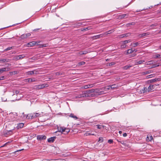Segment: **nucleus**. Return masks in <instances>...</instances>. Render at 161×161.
Returning a JSON list of instances; mask_svg holds the SVG:
<instances>
[{
	"label": "nucleus",
	"mask_w": 161,
	"mask_h": 161,
	"mask_svg": "<svg viewBox=\"0 0 161 161\" xmlns=\"http://www.w3.org/2000/svg\"><path fill=\"white\" fill-rule=\"evenodd\" d=\"M40 114L38 113H31L27 114L26 118L28 119H33L39 117Z\"/></svg>",
	"instance_id": "obj_1"
},
{
	"label": "nucleus",
	"mask_w": 161,
	"mask_h": 161,
	"mask_svg": "<svg viewBox=\"0 0 161 161\" xmlns=\"http://www.w3.org/2000/svg\"><path fill=\"white\" fill-rule=\"evenodd\" d=\"M25 57V56L24 54H22L20 55H16L14 57V59L15 60H17L21 59Z\"/></svg>",
	"instance_id": "obj_2"
},
{
	"label": "nucleus",
	"mask_w": 161,
	"mask_h": 161,
	"mask_svg": "<svg viewBox=\"0 0 161 161\" xmlns=\"http://www.w3.org/2000/svg\"><path fill=\"white\" fill-rule=\"evenodd\" d=\"M88 95H87V92H82L81 94H78L76 97L77 98H80L81 97H88Z\"/></svg>",
	"instance_id": "obj_3"
},
{
	"label": "nucleus",
	"mask_w": 161,
	"mask_h": 161,
	"mask_svg": "<svg viewBox=\"0 0 161 161\" xmlns=\"http://www.w3.org/2000/svg\"><path fill=\"white\" fill-rule=\"evenodd\" d=\"M31 35L30 33H28L26 34H24L21 36L20 37L21 39H25L27 37L30 36Z\"/></svg>",
	"instance_id": "obj_4"
},
{
	"label": "nucleus",
	"mask_w": 161,
	"mask_h": 161,
	"mask_svg": "<svg viewBox=\"0 0 161 161\" xmlns=\"http://www.w3.org/2000/svg\"><path fill=\"white\" fill-rule=\"evenodd\" d=\"M58 131L61 132L62 133H65V127H58L57 128Z\"/></svg>",
	"instance_id": "obj_5"
},
{
	"label": "nucleus",
	"mask_w": 161,
	"mask_h": 161,
	"mask_svg": "<svg viewBox=\"0 0 161 161\" xmlns=\"http://www.w3.org/2000/svg\"><path fill=\"white\" fill-rule=\"evenodd\" d=\"M128 16L129 14H123L119 15L118 18L120 19H123L128 18Z\"/></svg>",
	"instance_id": "obj_6"
},
{
	"label": "nucleus",
	"mask_w": 161,
	"mask_h": 161,
	"mask_svg": "<svg viewBox=\"0 0 161 161\" xmlns=\"http://www.w3.org/2000/svg\"><path fill=\"white\" fill-rule=\"evenodd\" d=\"M13 130H10L4 132L3 135L5 136H7L9 135H11L13 133Z\"/></svg>",
	"instance_id": "obj_7"
},
{
	"label": "nucleus",
	"mask_w": 161,
	"mask_h": 161,
	"mask_svg": "<svg viewBox=\"0 0 161 161\" xmlns=\"http://www.w3.org/2000/svg\"><path fill=\"white\" fill-rule=\"evenodd\" d=\"M37 138L38 140L41 141L46 139V136L45 135H38L37 136Z\"/></svg>",
	"instance_id": "obj_8"
},
{
	"label": "nucleus",
	"mask_w": 161,
	"mask_h": 161,
	"mask_svg": "<svg viewBox=\"0 0 161 161\" xmlns=\"http://www.w3.org/2000/svg\"><path fill=\"white\" fill-rule=\"evenodd\" d=\"M48 86V85L47 84H43L38 85L37 86V88L38 89H42L45 87H47Z\"/></svg>",
	"instance_id": "obj_9"
},
{
	"label": "nucleus",
	"mask_w": 161,
	"mask_h": 161,
	"mask_svg": "<svg viewBox=\"0 0 161 161\" xmlns=\"http://www.w3.org/2000/svg\"><path fill=\"white\" fill-rule=\"evenodd\" d=\"M103 36H104V34H102L94 36L92 37V38L93 39H97L103 37Z\"/></svg>",
	"instance_id": "obj_10"
},
{
	"label": "nucleus",
	"mask_w": 161,
	"mask_h": 161,
	"mask_svg": "<svg viewBox=\"0 0 161 161\" xmlns=\"http://www.w3.org/2000/svg\"><path fill=\"white\" fill-rule=\"evenodd\" d=\"M153 140V137L152 136L150 135H147L146 141L147 142H151Z\"/></svg>",
	"instance_id": "obj_11"
},
{
	"label": "nucleus",
	"mask_w": 161,
	"mask_h": 161,
	"mask_svg": "<svg viewBox=\"0 0 161 161\" xmlns=\"http://www.w3.org/2000/svg\"><path fill=\"white\" fill-rule=\"evenodd\" d=\"M126 44V43L125 41L122 42L121 43V45H120V48L121 49H124L127 46Z\"/></svg>",
	"instance_id": "obj_12"
},
{
	"label": "nucleus",
	"mask_w": 161,
	"mask_h": 161,
	"mask_svg": "<svg viewBox=\"0 0 161 161\" xmlns=\"http://www.w3.org/2000/svg\"><path fill=\"white\" fill-rule=\"evenodd\" d=\"M56 138V137L55 136L51 137L47 139V141L49 143L53 142Z\"/></svg>",
	"instance_id": "obj_13"
},
{
	"label": "nucleus",
	"mask_w": 161,
	"mask_h": 161,
	"mask_svg": "<svg viewBox=\"0 0 161 161\" xmlns=\"http://www.w3.org/2000/svg\"><path fill=\"white\" fill-rule=\"evenodd\" d=\"M130 33H128L126 34H121L119 35V37L120 38H122L124 37H127L130 36Z\"/></svg>",
	"instance_id": "obj_14"
},
{
	"label": "nucleus",
	"mask_w": 161,
	"mask_h": 161,
	"mask_svg": "<svg viewBox=\"0 0 161 161\" xmlns=\"http://www.w3.org/2000/svg\"><path fill=\"white\" fill-rule=\"evenodd\" d=\"M25 80L26 81H28V82H35L36 81V80L35 78H28L26 79Z\"/></svg>",
	"instance_id": "obj_15"
},
{
	"label": "nucleus",
	"mask_w": 161,
	"mask_h": 161,
	"mask_svg": "<svg viewBox=\"0 0 161 161\" xmlns=\"http://www.w3.org/2000/svg\"><path fill=\"white\" fill-rule=\"evenodd\" d=\"M36 42L35 41L30 42L27 44V46L28 47H31L36 44Z\"/></svg>",
	"instance_id": "obj_16"
},
{
	"label": "nucleus",
	"mask_w": 161,
	"mask_h": 161,
	"mask_svg": "<svg viewBox=\"0 0 161 161\" xmlns=\"http://www.w3.org/2000/svg\"><path fill=\"white\" fill-rule=\"evenodd\" d=\"M9 68L8 67L2 68L0 69V73H2L3 72L9 70Z\"/></svg>",
	"instance_id": "obj_17"
},
{
	"label": "nucleus",
	"mask_w": 161,
	"mask_h": 161,
	"mask_svg": "<svg viewBox=\"0 0 161 161\" xmlns=\"http://www.w3.org/2000/svg\"><path fill=\"white\" fill-rule=\"evenodd\" d=\"M24 125V124L22 123H19L17 124V126L16 127V128L19 129L23 127Z\"/></svg>",
	"instance_id": "obj_18"
},
{
	"label": "nucleus",
	"mask_w": 161,
	"mask_h": 161,
	"mask_svg": "<svg viewBox=\"0 0 161 161\" xmlns=\"http://www.w3.org/2000/svg\"><path fill=\"white\" fill-rule=\"evenodd\" d=\"M9 62V59L4 58V59H0V63H7Z\"/></svg>",
	"instance_id": "obj_19"
},
{
	"label": "nucleus",
	"mask_w": 161,
	"mask_h": 161,
	"mask_svg": "<svg viewBox=\"0 0 161 161\" xmlns=\"http://www.w3.org/2000/svg\"><path fill=\"white\" fill-rule=\"evenodd\" d=\"M114 31L113 30H110L108 31L105 32L103 34H104V36L107 35L108 34H111L114 32Z\"/></svg>",
	"instance_id": "obj_20"
},
{
	"label": "nucleus",
	"mask_w": 161,
	"mask_h": 161,
	"mask_svg": "<svg viewBox=\"0 0 161 161\" xmlns=\"http://www.w3.org/2000/svg\"><path fill=\"white\" fill-rule=\"evenodd\" d=\"M94 85V84H91L88 85H85L84 86V89H86L90 88H91L93 87Z\"/></svg>",
	"instance_id": "obj_21"
},
{
	"label": "nucleus",
	"mask_w": 161,
	"mask_h": 161,
	"mask_svg": "<svg viewBox=\"0 0 161 161\" xmlns=\"http://www.w3.org/2000/svg\"><path fill=\"white\" fill-rule=\"evenodd\" d=\"M160 80V78H156L154 79L151 80H149L150 83L154 82L156 81H159Z\"/></svg>",
	"instance_id": "obj_22"
},
{
	"label": "nucleus",
	"mask_w": 161,
	"mask_h": 161,
	"mask_svg": "<svg viewBox=\"0 0 161 161\" xmlns=\"http://www.w3.org/2000/svg\"><path fill=\"white\" fill-rule=\"evenodd\" d=\"M153 86L154 85H150L148 87L147 91L148 92L151 91L152 90H153L154 89Z\"/></svg>",
	"instance_id": "obj_23"
},
{
	"label": "nucleus",
	"mask_w": 161,
	"mask_h": 161,
	"mask_svg": "<svg viewBox=\"0 0 161 161\" xmlns=\"http://www.w3.org/2000/svg\"><path fill=\"white\" fill-rule=\"evenodd\" d=\"M135 50H133L132 48L127 50L126 53L128 55L129 54L132 53L134 52Z\"/></svg>",
	"instance_id": "obj_24"
},
{
	"label": "nucleus",
	"mask_w": 161,
	"mask_h": 161,
	"mask_svg": "<svg viewBox=\"0 0 161 161\" xmlns=\"http://www.w3.org/2000/svg\"><path fill=\"white\" fill-rule=\"evenodd\" d=\"M37 71H36L35 70H34V71H30L28 72V74L30 75H32L34 74H36L37 73Z\"/></svg>",
	"instance_id": "obj_25"
},
{
	"label": "nucleus",
	"mask_w": 161,
	"mask_h": 161,
	"mask_svg": "<svg viewBox=\"0 0 161 161\" xmlns=\"http://www.w3.org/2000/svg\"><path fill=\"white\" fill-rule=\"evenodd\" d=\"M140 43L139 42H136V43H131V45L133 47H135L139 44Z\"/></svg>",
	"instance_id": "obj_26"
},
{
	"label": "nucleus",
	"mask_w": 161,
	"mask_h": 161,
	"mask_svg": "<svg viewBox=\"0 0 161 161\" xmlns=\"http://www.w3.org/2000/svg\"><path fill=\"white\" fill-rule=\"evenodd\" d=\"M94 89H91L90 90L88 91H86L85 92H87V95H88L89 94L91 93L92 92H94Z\"/></svg>",
	"instance_id": "obj_27"
},
{
	"label": "nucleus",
	"mask_w": 161,
	"mask_h": 161,
	"mask_svg": "<svg viewBox=\"0 0 161 161\" xmlns=\"http://www.w3.org/2000/svg\"><path fill=\"white\" fill-rule=\"evenodd\" d=\"M152 72H153L152 71V70H148V71H145V72H143L142 73V74L143 75H147L148 74H150Z\"/></svg>",
	"instance_id": "obj_28"
},
{
	"label": "nucleus",
	"mask_w": 161,
	"mask_h": 161,
	"mask_svg": "<svg viewBox=\"0 0 161 161\" xmlns=\"http://www.w3.org/2000/svg\"><path fill=\"white\" fill-rule=\"evenodd\" d=\"M69 117L75 119H78L77 117L75 115L73 114H71L69 115Z\"/></svg>",
	"instance_id": "obj_29"
},
{
	"label": "nucleus",
	"mask_w": 161,
	"mask_h": 161,
	"mask_svg": "<svg viewBox=\"0 0 161 161\" xmlns=\"http://www.w3.org/2000/svg\"><path fill=\"white\" fill-rule=\"evenodd\" d=\"M159 66V64H153L151 66V68H155L157 67H158Z\"/></svg>",
	"instance_id": "obj_30"
},
{
	"label": "nucleus",
	"mask_w": 161,
	"mask_h": 161,
	"mask_svg": "<svg viewBox=\"0 0 161 161\" xmlns=\"http://www.w3.org/2000/svg\"><path fill=\"white\" fill-rule=\"evenodd\" d=\"M150 34V33L148 32H146L145 33H143L141 34V36L142 37L144 36H147L148 35Z\"/></svg>",
	"instance_id": "obj_31"
},
{
	"label": "nucleus",
	"mask_w": 161,
	"mask_h": 161,
	"mask_svg": "<svg viewBox=\"0 0 161 161\" xmlns=\"http://www.w3.org/2000/svg\"><path fill=\"white\" fill-rule=\"evenodd\" d=\"M91 29L90 27L88 26L86 28H83V29H81V31H86Z\"/></svg>",
	"instance_id": "obj_32"
},
{
	"label": "nucleus",
	"mask_w": 161,
	"mask_h": 161,
	"mask_svg": "<svg viewBox=\"0 0 161 161\" xmlns=\"http://www.w3.org/2000/svg\"><path fill=\"white\" fill-rule=\"evenodd\" d=\"M96 126H97V128L98 129H101L102 128H104L105 127V126L104 125H97Z\"/></svg>",
	"instance_id": "obj_33"
},
{
	"label": "nucleus",
	"mask_w": 161,
	"mask_h": 161,
	"mask_svg": "<svg viewBox=\"0 0 161 161\" xmlns=\"http://www.w3.org/2000/svg\"><path fill=\"white\" fill-rule=\"evenodd\" d=\"M70 130L68 128H65V133H64L65 134H67L70 131Z\"/></svg>",
	"instance_id": "obj_34"
},
{
	"label": "nucleus",
	"mask_w": 161,
	"mask_h": 161,
	"mask_svg": "<svg viewBox=\"0 0 161 161\" xmlns=\"http://www.w3.org/2000/svg\"><path fill=\"white\" fill-rule=\"evenodd\" d=\"M85 64V62H79L78 64L79 66H81L84 65Z\"/></svg>",
	"instance_id": "obj_35"
},
{
	"label": "nucleus",
	"mask_w": 161,
	"mask_h": 161,
	"mask_svg": "<svg viewBox=\"0 0 161 161\" xmlns=\"http://www.w3.org/2000/svg\"><path fill=\"white\" fill-rule=\"evenodd\" d=\"M135 24V22L130 23L127 24H126V26H127V27H128L129 26L131 25H134Z\"/></svg>",
	"instance_id": "obj_36"
},
{
	"label": "nucleus",
	"mask_w": 161,
	"mask_h": 161,
	"mask_svg": "<svg viewBox=\"0 0 161 161\" xmlns=\"http://www.w3.org/2000/svg\"><path fill=\"white\" fill-rule=\"evenodd\" d=\"M142 91H143V93H144L146 92L147 91V89L146 87H144L143 89H142Z\"/></svg>",
	"instance_id": "obj_37"
},
{
	"label": "nucleus",
	"mask_w": 161,
	"mask_h": 161,
	"mask_svg": "<svg viewBox=\"0 0 161 161\" xmlns=\"http://www.w3.org/2000/svg\"><path fill=\"white\" fill-rule=\"evenodd\" d=\"M144 62H145V61H144V60H140V61L137 62V64H141Z\"/></svg>",
	"instance_id": "obj_38"
},
{
	"label": "nucleus",
	"mask_w": 161,
	"mask_h": 161,
	"mask_svg": "<svg viewBox=\"0 0 161 161\" xmlns=\"http://www.w3.org/2000/svg\"><path fill=\"white\" fill-rule=\"evenodd\" d=\"M161 55L159 54H156L154 56L155 58H161Z\"/></svg>",
	"instance_id": "obj_39"
},
{
	"label": "nucleus",
	"mask_w": 161,
	"mask_h": 161,
	"mask_svg": "<svg viewBox=\"0 0 161 161\" xmlns=\"http://www.w3.org/2000/svg\"><path fill=\"white\" fill-rule=\"evenodd\" d=\"M130 67V66H124L123 68V69L125 70H127Z\"/></svg>",
	"instance_id": "obj_40"
},
{
	"label": "nucleus",
	"mask_w": 161,
	"mask_h": 161,
	"mask_svg": "<svg viewBox=\"0 0 161 161\" xmlns=\"http://www.w3.org/2000/svg\"><path fill=\"white\" fill-rule=\"evenodd\" d=\"M14 47H8L4 50V51H7L8 50L12 49Z\"/></svg>",
	"instance_id": "obj_41"
},
{
	"label": "nucleus",
	"mask_w": 161,
	"mask_h": 161,
	"mask_svg": "<svg viewBox=\"0 0 161 161\" xmlns=\"http://www.w3.org/2000/svg\"><path fill=\"white\" fill-rule=\"evenodd\" d=\"M111 86V89H114L117 87V86L116 84L112 85Z\"/></svg>",
	"instance_id": "obj_42"
},
{
	"label": "nucleus",
	"mask_w": 161,
	"mask_h": 161,
	"mask_svg": "<svg viewBox=\"0 0 161 161\" xmlns=\"http://www.w3.org/2000/svg\"><path fill=\"white\" fill-rule=\"evenodd\" d=\"M87 53H88V52L87 51H84L83 52H81V53H80V55H82L86 54Z\"/></svg>",
	"instance_id": "obj_43"
},
{
	"label": "nucleus",
	"mask_w": 161,
	"mask_h": 161,
	"mask_svg": "<svg viewBox=\"0 0 161 161\" xmlns=\"http://www.w3.org/2000/svg\"><path fill=\"white\" fill-rule=\"evenodd\" d=\"M154 75V74H151V75H148L146 76V78H152L153 77V76Z\"/></svg>",
	"instance_id": "obj_44"
},
{
	"label": "nucleus",
	"mask_w": 161,
	"mask_h": 161,
	"mask_svg": "<svg viewBox=\"0 0 161 161\" xmlns=\"http://www.w3.org/2000/svg\"><path fill=\"white\" fill-rule=\"evenodd\" d=\"M153 62L152 61H150L148 62L147 63V65H149V64H153Z\"/></svg>",
	"instance_id": "obj_45"
},
{
	"label": "nucleus",
	"mask_w": 161,
	"mask_h": 161,
	"mask_svg": "<svg viewBox=\"0 0 161 161\" xmlns=\"http://www.w3.org/2000/svg\"><path fill=\"white\" fill-rule=\"evenodd\" d=\"M158 25V24H156V23H155V24H152L151 25H150V27H153V26H157V25Z\"/></svg>",
	"instance_id": "obj_46"
},
{
	"label": "nucleus",
	"mask_w": 161,
	"mask_h": 161,
	"mask_svg": "<svg viewBox=\"0 0 161 161\" xmlns=\"http://www.w3.org/2000/svg\"><path fill=\"white\" fill-rule=\"evenodd\" d=\"M10 143V142H7L6 143L4 144L3 146H1L0 147H3L5 146L8 143Z\"/></svg>",
	"instance_id": "obj_47"
},
{
	"label": "nucleus",
	"mask_w": 161,
	"mask_h": 161,
	"mask_svg": "<svg viewBox=\"0 0 161 161\" xmlns=\"http://www.w3.org/2000/svg\"><path fill=\"white\" fill-rule=\"evenodd\" d=\"M115 64V63H114V62H111V63H109V66L113 65H114Z\"/></svg>",
	"instance_id": "obj_48"
},
{
	"label": "nucleus",
	"mask_w": 161,
	"mask_h": 161,
	"mask_svg": "<svg viewBox=\"0 0 161 161\" xmlns=\"http://www.w3.org/2000/svg\"><path fill=\"white\" fill-rule=\"evenodd\" d=\"M108 143L111 144V143H113V141L111 139L109 140L108 141Z\"/></svg>",
	"instance_id": "obj_49"
},
{
	"label": "nucleus",
	"mask_w": 161,
	"mask_h": 161,
	"mask_svg": "<svg viewBox=\"0 0 161 161\" xmlns=\"http://www.w3.org/2000/svg\"><path fill=\"white\" fill-rule=\"evenodd\" d=\"M101 141V142H103V139L102 137H100L99 138V141Z\"/></svg>",
	"instance_id": "obj_50"
},
{
	"label": "nucleus",
	"mask_w": 161,
	"mask_h": 161,
	"mask_svg": "<svg viewBox=\"0 0 161 161\" xmlns=\"http://www.w3.org/2000/svg\"><path fill=\"white\" fill-rule=\"evenodd\" d=\"M106 88L108 90L111 89V86H109L106 87Z\"/></svg>",
	"instance_id": "obj_51"
},
{
	"label": "nucleus",
	"mask_w": 161,
	"mask_h": 161,
	"mask_svg": "<svg viewBox=\"0 0 161 161\" xmlns=\"http://www.w3.org/2000/svg\"><path fill=\"white\" fill-rule=\"evenodd\" d=\"M4 76H0V80H2L4 79Z\"/></svg>",
	"instance_id": "obj_52"
},
{
	"label": "nucleus",
	"mask_w": 161,
	"mask_h": 161,
	"mask_svg": "<svg viewBox=\"0 0 161 161\" xmlns=\"http://www.w3.org/2000/svg\"><path fill=\"white\" fill-rule=\"evenodd\" d=\"M120 143H121L122 144L125 145V142L124 141H120L119 142Z\"/></svg>",
	"instance_id": "obj_53"
},
{
	"label": "nucleus",
	"mask_w": 161,
	"mask_h": 161,
	"mask_svg": "<svg viewBox=\"0 0 161 161\" xmlns=\"http://www.w3.org/2000/svg\"><path fill=\"white\" fill-rule=\"evenodd\" d=\"M125 42H126V43H128V42H131V41L130 40H125Z\"/></svg>",
	"instance_id": "obj_54"
},
{
	"label": "nucleus",
	"mask_w": 161,
	"mask_h": 161,
	"mask_svg": "<svg viewBox=\"0 0 161 161\" xmlns=\"http://www.w3.org/2000/svg\"><path fill=\"white\" fill-rule=\"evenodd\" d=\"M40 28H38V29H35L34 30H33V31H34L36 32V31H38V30H40Z\"/></svg>",
	"instance_id": "obj_55"
},
{
	"label": "nucleus",
	"mask_w": 161,
	"mask_h": 161,
	"mask_svg": "<svg viewBox=\"0 0 161 161\" xmlns=\"http://www.w3.org/2000/svg\"><path fill=\"white\" fill-rule=\"evenodd\" d=\"M85 134L86 135V136L91 135V133H86Z\"/></svg>",
	"instance_id": "obj_56"
},
{
	"label": "nucleus",
	"mask_w": 161,
	"mask_h": 161,
	"mask_svg": "<svg viewBox=\"0 0 161 161\" xmlns=\"http://www.w3.org/2000/svg\"><path fill=\"white\" fill-rule=\"evenodd\" d=\"M127 135L126 133H124L123 134V136L124 137H126L127 136Z\"/></svg>",
	"instance_id": "obj_57"
},
{
	"label": "nucleus",
	"mask_w": 161,
	"mask_h": 161,
	"mask_svg": "<svg viewBox=\"0 0 161 161\" xmlns=\"http://www.w3.org/2000/svg\"><path fill=\"white\" fill-rule=\"evenodd\" d=\"M42 47H46V44H43L42 45Z\"/></svg>",
	"instance_id": "obj_58"
},
{
	"label": "nucleus",
	"mask_w": 161,
	"mask_h": 161,
	"mask_svg": "<svg viewBox=\"0 0 161 161\" xmlns=\"http://www.w3.org/2000/svg\"><path fill=\"white\" fill-rule=\"evenodd\" d=\"M142 10H139L138 11H137V12H141V11H142Z\"/></svg>",
	"instance_id": "obj_59"
},
{
	"label": "nucleus",
	"mask_w": 161,
	"mask_h": 161,
	"mask_svg": "<svg viewBox=\"0 0 161 161\" xmlns=\"http://www.w3.org/2000/svg\"><path fill=\"white\" fill-rule=\"evenodd\" d=\"M109 60V59H106V61H108Z\"/></svg>",
	"instance_id": "obj_60"
},
{
	"label": "nucleus",
	"mask_w": 161,
	"mask_h": 161,
	"mask_svg": "<svg viewBox=\"0 0 161 161\" xmlns=\"http://www.w3.org/2000/svg\"><path fill=\"white\" fill-rule=\"evenodd\" d=\"M159 33H161V30L159 31Z\"/></svg>",
	"instance_id": "obj_61"
},
{
	"label": "nucleus",
	"mask_w": 161,
	"mask_h": 161,
	"mask_svg": "<svg viewBox=\"0 0 161 161\" xmlns=\"http://www.w3.org/2000/svg\"><path fill=\"white\" fill-rule=\"evenodd\" d=\"M133 50H135V51H134L135 52H136L137 51V50L134 49Z\"/></svg>",
	"instance_id": "obj_62"
},
{
	"label": "nucleus",
	"mask_w": 161,
	"mask_h": 161,
	"mask_svg": "<svg viewBox=\"0 0 161 161\" xmlns=\"http://www.w3.org/2000/svg\"><path fill=\"white\" fill-rule=\"evenodd\" d=\"M40 41H37L36 42V43H40Z\"/></svg>",
	"instance_id": "obj_63"
},
{
	"label": "nucleus",
	"mask_w": 161,
	"mask_h": 161,
	"mask_svg": "<svg viewBox=\"0 0 161 161\" xmlns=\"http://www.w3.org/2000/svg\"><path fill=\"white\" fill-rule=\"evenodd\" d=\"M56 75H59V73H58V72L56 73Z\"/></svg>",
	"instance_id": "obj_64"
}]
</instances>
